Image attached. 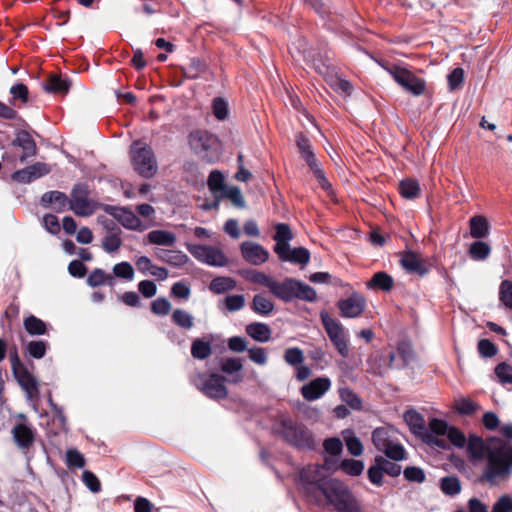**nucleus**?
<instances>
[{
	"label": "nucleus",
	"mask_w": 512,
	"mask_h": 512,
	"mask_svg": "<svg viewBox=\"0 0 512 512\" xmlns=\"http://www.w3.org/2000/svg\"><path fill=\"white\" fill-rule=\"evenodd\" d=\"M170 294L175 298L187 300L190 297L191 289L185 282L178 281L172 285Z\"/></svg>",
	"instance_id": "69168bd1"
},
{
	"label": "nucleus",
	"mask_w": 512,
	"mask_h": 512,
	"mask_svg": "<svg viewBox=\"0 0 512 512\" xmlns=\"http://www.w3.org/2000/svg\"><path fill=\"white\" fill-rule=\"evenodd\" d=\"M340 468L348 475L359 476L364 470V463L361 460L345 459L341 462Z\"/></svg>",
	"instance_id": "8fccbe9b"
},
{
	"label": "nucleus",
	"mask_w": 512,
	"mask_h": 512,
	"mask_svg": "<svg viewBox=\"0 0 512 512\" xmlns=\"http://www.w3.org/2000/svg\"><path fill=\"white\" fill-rule=\"evenodd\" d=\"M278 257L281 261L284 262L306 265L310 260V253L304 247L291 249L289 246L284 252L278 254Z\"/></svg>",
	"instance_id": "a878e982"
},
{
	"label": "nucleus",
	"mask_w": 512,
	"mask_h": 512,
	"mask_svg": "<svg viewBox=\"0 0 512 512\" xmlns=\"http://www.w3.org/2000/svg\"><path fill=\"white\" fill-rule=\"evenodd\" d=\"M13 374L21 388L25 391L29 400L38 396L39 389L37 380L26 367L13 371Z\"/></svg>",
	"instance_id": "412c9836"
},
{
	"label": "nucleus",
	"mask_w": 512,
	"mask_h": 512,
	"mask_svg": "<svg viewBox=\"0 0 512 512\" xmlns=\"http://www.w3.org/2000/svg\"><path fill=\"white\" fill-rule=\"evenodd\" d=\"M48 349V342L44 340L29 341L25 346V352L32 358L41 359Z\"/></svg>",
	"instance_id": "a18cd8bd"
},
{
	"label": "nucleus",
	"mask_w": 512,
	"mask_h": 512,
	"mask_svg": "<svg viewBox=\"0 0 512 512\" xmlns=\"http://www.w3.org/2000/svg\"><path fill=\"white\" fill-rule=\"evenodd\" d=\"M393 285V278L383 271L375 273L367 283L368 288L379 289L385 292L390 291L393 288Z\"/></svg>",
	"instance_id": "2f4dec72"
},
{
	"label": "nucleus",
	"mask_w": 512,
	"mask_h": 512,
	"mask_svg": "<svg viewBox=\"0 0 512 512\" xmlns=\"http://www.w3.org/2000/svg\"><path fill=\"white\" fill-rule=\"evenodd\" d=\"M246 333L255 341L265 343L271 338V329L265 323L254 322L246 326Z\"/></svg>",
	"instance_id": "c756f323"
},
{
	"label": "nucleus",
	"mask_w": 512,
	"mask_h": 512,
	"mask_svg": "<svg viewBox=\"0 0 512 512\" xmlns=\"http://www.w3.org/2000/svg\"><path fill=\"white\" fill-rule=\"evenodd\" d=\"M171 320L176 326L185 330H190L194 326V317L183 309H175Z\"/></svg>",
	"instance_id": "37998d69"
},
{
	"label": "nucleus",
	"mask_w": 512,
	"mask_h": 512,
	"mask_svg": "<svg viewBox=\"0 0 512 512\" xmlns=\"http://www.w3.org/2000/svg\"><path fill=\"white\" fill-rule=\"evenodd\" d=\"M113 274L117 278L132 281L135 272L133 266L129 262L123 261L114 265Z\"/></svg>",
	"instance_id": "09e8293b"
},
{
	"label": "nucleus",
	"mask_w": 512,
	"mask_h": 512,
	"mask_svg": "<svg viewBox=\"0 0 512 512\" xmlns=\"http://www.w3.org/2000/svg\"><path fill=\"white\" fill-rule=\"evenodd\" d=\"M66 461L69 467L83 468L85 466L83 455L76 449H69L66 452Z\"/></svg>",
	"instance_id": "338daca9"
},
{
	"label": "nucleus",
	"mask_w": 512,
	"mask_h": 512,
	"mask_svg": "<svg viewBox=\"0 0 512 512\" xmlns=\"http://www.w3.org/2000/svg\"><path fill=\"white\" fill-rule=\"evenodd\" d=\"M499 300L507 308L512 310V281L503 280L499 287Z\"/></svg>",
	"instance_id": "603ef678"
},
{
	"label": "nucleus",
	"mask_w": 512,
	"mask_h": 512,
	"mask_svg": "<svg viewBox=\"0 0 512 512\" xmlns=\"http://www.w3.org/2000/svg\"><path fill=\"white\" fill-rule=\"evenodd\" d=\"M156 257L174 267H182L189 261V257L182 251L159 249L155 252Z\"/></svg>",
	"instance_id": "bb28decb"
},
{
	"label": "nucleus",
	"mask_w": 512,
	"mask_h": 512,
	"mask_svg": "<svg viewBox=\"0 0 512 512\" xmlns=\"http://www.w3.org/2000/svg\"><path fill=\"white\" fill-rule=\"evenodd\" d=\"M284 360L287 364L298 366L304 361V354L300 348H288L284 353Z\"/></svg>",
	"instance_id": "bf43d9fd"
},
{
	"label": "nucleus",
	"mask_w": 512,
	"mask_h": 512,
	"mask_svg": "<svg viewBox=\"0 0 512 512\" xmlns=\"http://www.w3.org/2000/svg\"><path fill=\"white\" fill-rule=\"evenodd\" d=\"M400 262L405 270L411 273H416L419 276H424L429 271L425 262L413 252H407L403 255Z\"/></svg>",
	"instance_id": "393cba45"
},
{
	"label": "nucleus",
	"mask_w": 512,
	"mask_h": 512,
	"mask_svg": "<svg viewBox=\"0 0 512 512\" xmlns=\"http://www.w3.org/2000/svg\"><path fill=\"white\" fill-rule=\"evenodd\" d=\"M225 307L230 312L241 310L245 305V297L241 294L228 295L224 299Z\"/></svg>",
	"instance_id": "13d9d810"
},
{
	"label": "nucleus",
	"mask_w": 512,
	"mask_h": 512,
	"mask_svg": "<svg viewBox=\"0 0 512 512\" xmlns=\"http://www.w3.org/2000/svg\"><path fill=\"white\" fill-rule=\"evenodd\" d=\"M50 171L51 169L48 164L43 162H36L33 165L15 171L11 175V178L18 183L28 184L49 174Z\"/></svg>",
	"instance_id": "dca6fc26"
},
{
	"label": "nucleus",
	"mask_w": 512,
	"mask_h": 512,
	"mask_svg": "<svg viewBox=\"0 0 512 512\" xmlns=\"http://www.w3.org/2000/svg\"><path fill=\"white\" fill-rule=\"evenodd\" d=\"M191 149L206 162H214L219 156V142L215 135L208 131L196 130L190 133Z\"/></svg>",
	"instance_id": "6e6552de"
},
{
	"label": "nucleus",
	"mask_w": 512,
	"mask_h": 512,
	"mask_svg": "<svg viewBox=\"0 0 512 512\" xmlns=\"http://www.w3.org/2000/svg\"><path fill=\"white\" fill-rule=\"evenodd\" d=\"M297 146L302 157L305 159L308 166L315 165L317 159L311 149L310 141L305 136L301 135L297 139Z\"/></svg>",
	"instance_id": "de8ad7c7"
},
{
	"label": "nucleus",
	"mask_w": 512,
	"mask_h": 512,
	"mask_svg": "<svg viewBox=\"0 0 512 512\" xmlns=\"http://www.w3.org/2000/svg\"><path fill=\"white\" fill-rule=\"evenodd\" d=\"M375 463L381 465L383 472L391 477H397L401 473L400 465L387 460L383 456H376Z\"/></svg>",
	"instance_id": "6e6d98bb"
},
{
	"label": "nucleus",
	"mask_w": 512,
	"mask_h": 512,
	"mask_svg": "<svg viewBox=\"0 0 512 512\" xmlns=\"http://www.w3.org/2000/svg\"><path fill=\"white\" fill-rule=\"evenodd\" d=\"M312 503L320 507L331 505L337 512H360L359 503L347 485L333 478L323 483Z\"/></svg>",
	"instance_id": "f03ea898"
},
{
	"label": "nucleus",
	"mask_w": 512,
	"mask_h": 512,
	"mask_svg": "<svg viewBox=\"0 0 512 512\" xmlns=\"http://www.w3.org/2000/svg\"><path fill=\"white\" fill-rule=\"evenodd\" d=\"M320 319L334 348L343 358H347L350 352L348 330L339 320L331 317L325 310L320 312Z\"/></svg>",
	"instance_id": "423d86ee"
},
{
	"label": "nucleus",
	"mask_w": 512,
	"mask_h": 512,
	"mask_svg": "<svg viewBox=\"0 0 512 512\" xmlns=\"http://www.w3.org/2000/svg\"><path fill=\"white\" fill-rule=\"evenodd\" d=\"M399 192L403 198L413 200L419 197L421 189L418 181L404 179L399 183Z\"/></svg>",
	"instance_id": "c9c22d12"
},
{
	"label": "nucleus",
	"mask_w": 512,
	"mask_h": 512,
	"mask_svg": "<svg viewBox=\"0 0 512 512\" xmlns=\"http://www.w3.org/2000/svg\"><path fill=\"white\" fill-rule=\"evenodd\" d=\"M121 230L119 228H111L102 240V248L107 253L117 252L122 246V239L120 237Z\"/></svg>",
	"instance_id": "473e14b6"
},
{
	"label": "nucleus",
	"mask_w": 512,
	"mask_h": 512,
	"mask_svg": "<svg viewBox=\"0 0 512 512\" xmlns=\"http://www.w3.org/2000/svg\"><path fill=\"white\" fill-rule=\"evenodd\" d=\"M449 429L450 426H448L446 421L434 418L429 422V427L425 429L423 440L428 444L445 449L447 448V443L439 437L446 435Z\"/></svg>",
	"instance_id": "2eb2a0df"
},
{
	"label": "nucleus",
	"mask_w": 512,
	"mask_h": 512,
	"mask_svg": "<svg viewBox=\"0 0 512 512\" xmlns=\"http://www.w3.org/2000/svg\"><path fill=\"white\" fill-rule=\"evenodd\" d=\"M372 442L377 450L394 461L405 459L406 451L398 441V432L392 427H378L372 433Z\"/></svg>",
	"instance_id": "20e7f679"
},
{
	"label": "nucleus",
	"mask_w": 512,
	"mask_h": 512,
	"mask_svg": "<svg viewBox=\"0 0 512 512\" xmlns=\"http://www.w3.org/2000/svg\"><path fill=\"white\" fill-rule=\"evenodd\" d=\"M206 69V65L198 58L190 59L189 63L182 66V72L188 79L198 78Z\"/></svg>",
	"instance_id": "c03bdc74"
},
{
	"label": "nucleus",
	"mask_w": 512,
	"mask_h": 512,
	"mask_svg": "<svg viewBox=\"0 0 512 512\" xmlns=\"http://www.w3.org/2000/svg\"><path fill=\"white\" fill-rule=\"evenodd\" d=\"M149 244L158 246H173L176 243V235L167 230H152L147 234Z\"/></svg>",
	"instance_id": "c85d7f7f"
},
{
	"label": "nucleus",
	"mask_w": 512,
	"mask_h": 512,
	"mask_svg": "<svg viewBox=\"0 0 512 512\" xmlns=\"http://www.w3.org/2000/svg\"><path fill=\"white\" fill-rule=\"evenodd\" d=\"M208 186L212 192L224 191V175L218 170L212 171L208 177Z\"/></svg>",
	"instance_id": "e2e57ef3"
},
{
	"label": "nucleus",
	"mask_w": 512,
	"mask_h": 512,
	"mask_svg": "<svg viewBox=\"0 0 512 512\" xmlns=\"http://www.w3.org/2000/svg\"><path fill=\"white\" fill-rule=\"evenodd\" d=\"M269 292L285 303L292 302L294 299L314 302L317 298L314 288L291 277L283 281L273 279Z\"/></svg>",
	"instance_id": "7ed1b4c3"
},
{
	"label": "nucleus",
	"mask_w": 512,
	"mask_h": 512,
	"mask_svg": "<svg viewBox=\"0 0 512 512\" xmlns=\"http://www.w3.org/2000/svg\"><path fill=\"white\" fill-rule=\"evenodd\" d=\"M337 307L342 317L357 318L366 308V299L362 294L354 292L349 297L339 300Z\"/></svg>",
	"instance_id": "4468645a"
},
{
	"label": "nucleus",
	"mask_w": 512,
	"mask_h": 512,
	"mask_svg": "<svg viewBox=\"0 0 512 512\" xmlns=\"http://www.w3.org/2000/svg\"><path fill=\"white\" fill-rule=\"evenodd\" d=\"M109 213L126 229L142 231L144 226L137 215L124 207H112Z\"/></svg>",
	"instance_id": "aec40b11"
},
{
	"label": "nucleus",
	"mask_w": 512,
	"mask_h": 512,
	"mask_svg": "<svg viewBox=\"0 0 512 512\" xmlns=\"http://www.w3.org/2000/svg\"><path fill=\"white\" fill-rule=\"evenodd\" d=\"M246 278L255 284L262 285L266 287L268 290H270V287L272 285L273 277L266 275L263 272H259L256 270L249 271L246 275Z\"/></svg>",
	"instance_id": "4d7b16f0"
},
{
	"label": "nucleus",
	"mask_w": 512,
	"mask_h": 512,
	"mask_svg": "<svg viewBox=\"0 0 512 512\" xmlns=\"http://www.w3.org/2000/svg\"><path fill=\"white\" fill-rule=\"evenodd\" d=\"M441 490L444 494L449 496H455L461 491V484L456 477H444L441 479Z\"/></svg>",
	"instance_id": "3c124183"
},
{
	"label": "nucleus",
	"mask_w": 512,
	"mask_h": 512,
	"mask_svg": "<svg viewBox=\"0 0 512 512\" xmlns=\"http://www.w3.org/2000/svg\"><path fill=\"white\" fill-rule=\"evenodd\" d=\"M489 233V224L485 217L474 216L470 219V234L473 238H484Z\"/></svg>",
	"instance_id": "72a5a7b5"
},
{
	"label": "nucleus",
	"mask_w": 512,
	"mask_h": 512,
	"mask_svg": "<svg viewBox=\"0 0 512 512\" xmlns=\"http://www.w3.org/2000/svg\"><path fill=\"white\" fill-rule=\"evenodd\" d=\"M89 191L86 185L77 184L71 192L69 208L78 216H90L94 213L95 203L88 197Z\"/></svg>",
	"instance_id": "ddd939ff"
},
{
	"label": "nucleus",
	"mask_w": 512,
	"mask_h": 512,
	"mask_svg": "<svg viewBox=\"0 0 512 512\" xmlns=\"http://www.w3.org/2000/svg\"><path fill=\"white\" fill-rule=\"evenodd\" d=\"M131 159L135 171L144 178H151L157 172V162L150 146L139 141L131 145Z\"/></svg>",
	"instance_id": "1a4fd4ad"
},
{
	"label": "nucleus",
	"mask_w": 512,
	"mask_h": 512,
	"mask_svg": "<svg viewBox=\"0 0 512 512\" xmlns=\"http://www.w3.org/2000/svg\"><path fill=\"white\" fill-rule=\"evenodd\" d=\"M324 466L320 464H309L299 473V482L303 493L309 502H313L321 492L323 483L328 481L323 474Z\"/></svg>",
	"instance_id": "0eeeda50"
},
{
	"label": "nucleus",
	"mask_w": 512,
	"mask_h": 512,
	"mask_svg": "<svg viewBox=\"0 0 512 512\" xmlns=\"http://www.w3.org/2000/svg\"><path fill=\"white\" fill-rule=\"evenodd\" d=\"M278 433L292 446L300 449H312L314 438L312 432L303 424L294 422L291 418L281 419Z\"/></svg>",
	"instance_id": "39448f33"
},
{
	"label": "nucleus",
	"mask_w": 512,
	"mask_h": 512,
	"mask_svg": "<svg viewBox=\"0 0 512 512\" xmlns=\"http://www.w3.org/2000/svg\"><path fill=\"white\" fill-rule=\"evenodd\" d=\"M23 325L28 334L32 336L44 335L47 331L46 323L34 315L26 317L23 321Z\"/></svg>",
	"instance_id": "79ce46f5"
},
{
	"label": "nucleus",
	"mask_w": 512,
	"mask_h": 512,
	"mask_svg": "<svg viewBox=\"0 0 512 512\" xmlns=\"http://www.w3.org/2000/svg\"><path fill=\"white\" fill-rule=\"evenodd\" d=\"M471 458L480 460L486 457L487 463L482 478L490 485L507 481L512 474V445L501 438L490 437L486 442L482 437L471 434L466 442Z\"/></svg>",
	"instance_id": "f257e3e1"
},
{
	"label": "nucleus",
	"mask_w": 512,
	"mask_h": 512,
	"mask_svg": "<svg viewBox=\"0 0 512 512\" xmlns=\"http://www.w3.org/2000/svg\"><path fill=\"white\" fill-rule=\"evenodd\" d=\"M151 311L158 316L168 315L171 311V304L166 298L159 297L151 302Z\"/></svg>",
	"instance_id": "052dcab7"
},
{
	"label": "nucleus",
	"mask_w": 512,
	"mask_h": 512,
	"mask_svg": "<svg viewBox=\"0 0 512 512\" xmlns=\"http://www.w3.org/2000/svg\"><path fill=\"white\" fill-rule=\"evenodd\" d=\"M339 395L343 402L349 405L353 409H360L362 405L361 399L350 389V388H340Z\"/></svg>",
	"instance_id": "5fc2aeb1"
},
{
	"label": "nucleus",
	"mask_w": 512,
	"mask_h": 512,
	"mask_svg": "<svg viewBox=\"0 0 512 512\" xmlns=\"http://www.w3.org/2000/svg\"><path fill=\"white\" fill-rule=\"evenodd\" d=\"M12 435L17 446L25 450L32 446L35 438V430L27 423L21 422L13 427Z\"/></svg>",
	"instance_id": "4be33fe9"
},
{
	"label": "nucleus",
	"mask_w": 512,
	"mask_h": 512,
	"mask_svg": "<svg viewBox=\"0 0 512 512\" xmlns=\"http://www.w3.org/2000/svg\"><path fill=\"white\" fill-rule=\"evenodd\" d=\"M212 354L211 341L197 338L192 342L191 355L198 360H204Z\"/></svg>",
	"instance_id": "f704fd0d"
},
{
	"label": "nucleus",
	"mask_w": 512,
	"mask_h": 512,
	"mask_svg": "<svg viewBox=\"0 0 512 512\" xmlns=\"http://www.w3.org/2000/svg\"><path fill=\"white\" fill-rule=\"evenodd\" d=\"M194 384L199 391L211 399H225L228 395L225 378L217 373L209 376L199 374L194 379Z\"/></svg>",
	"instance_id": "9b49d317"
},
{
	"label": "nucleus",
	"mask_w": 512,
	"mask_h": 512,
	"mask_svg": "<svg viewBox=\"0 0 512 512\" xmlns=\"http://www.w3.org/2000/svg\"><path fill=\"white\" fill-rule=\"evenodd\" d=\"M448 440L457 448H464L466 446L467 439L464 433L456 428L450 427L448 433L446 434Z\"/></svg>",
	"instance_id": "0e129e2a"
},
{
	"label": "nucleus",
	"mask_w": 512,
	"mask_h": 512,
	"mask_svg": "<svg viewBox=\"0 0 512 512\" xmlns=\"http://www.w3.org/2000/svg\"><path fill=\"white\" fill-rule=\"evenodd\" d=\"M404 419L411 427V430L423 438L426 429L423 417L416 411H407L404 414Z\"/></svg>",
	"instance_id": "a19ab883"
},
{
	"label": "nucleus",
	"mask_w": 512,
	"mask_h": 512,
	"mask_svg": "<svg viewBox=\"0 0 512 512\" xmlns=\"http://www.w3.org/2000/svg\"><path fill=\"white\" fill-rule=\"evenodd\" d=\"M70 88V83L59 75H51L48 80L43 83V89L46 92L54 94H66Z\"/></svg>",
	"instance_id": "7c9ffc66"
},
{
	"label": "nucleus",
	"mask_w": 512,
	"mask_h": 512,
	"mask_svg": "<svg viewBox=\"0 0 512 512\" xmlns=\"http://www.w3.org/2000/svg\"><path fill=\"white\" fill-rule=\"evenodd\" d=\"M41 205L45 208L53 206L56 212H63L69 205V199L60 191H48L41 196Z\"/></svg>",
	"instance_id": "5701e85b"
},
{
	"label": "nucleus",
	"mask_w": 512,
	"mask_h": 512,
	"mask_svg": "<svg viewBox=\"0 0 512 512\" xmlns=\"http://www.w3.org/2000/svg\"><path fill=\"white\" fill-rule=\"evenodd\" d=\"M310 169L313 171L319 186L326 191L328 194L332 192V186L325 176L323 169L316 162L315 165H310Z\"/></svg>",
	"instance_id": "680f3d73"
},
{
	"label": "nucleus",
	"mask_w": 512,
	"mask_h": 512,
	"mask_svg": "<svg viewBox=\"0 0 512 512\" xmlns=\"http://www.w3.org/2000/svg\"><path fill=\"white\" fill-rule=\"evenodd\" d=\"M490 246L483 241H475L470 245L469 255L475 261H483L490 255Z\"/></svg>",
	"instance_id": "49530a36"
},
{
	"label": "nucleus",
	"mask_w": 512,
	"mask_h": 512,
	"mask_svg": "<svg viewBox=\"0 0 512 512\" xmlns=\"http://www.w3.org/2000/svg\"><path fill=\"white\" fill-rule=\"evenodd\" d=\"M331 388V380L328 377H317L300 389L301 395L307 401L320 399Z\"/></svg>",
	"instance_id": "a211bd4d"
},
{
	"label": "nucleus",
	"mask_w": 512,
	"mask_h": 512,
	"mask_svg": "<svg viewBox=\"0 0 512 512\" xmlns=\"http://www.w3.org/2000/svg\"><path fill=\"white\" fill-rule=\"evenodd\" d=\"M495 374L502 385H512V366L506 362L495 367Z\"/></svg>",
	"instance_id": "864d4df0"
},
{
	"label": "nucleus",
	"mask_w": 512,
	"mask_h": 512,
	"mask_svg": "<svg viewBox=\"0 0 512 512\" xmlns=\"http://www.w3.org/2000/svg\"><path fill=\"white\" fill-rule=\"evenodd\" d=\"M241 254L244 260L252 265H261L269 258V252L260 244L255 242H243Z\"/></svg>",
	"instance_id": "6ab92c4d"
},
{
	"label": "nucleus",
	"mask_w": 512,
	"mask_h": 512,
	"mask_svg": "<svg viewBox=\"0 0 512 512\" xmlns=\"http://www.w3.org/2000/svg\"><path fill=\"white\" fill-rule=\"evenodd\" d=\"M11 145L22 149V154L19 156V161L21 163L27 162L28 159L36 156L37 154L36 142L32 135L25 130H19L16 132Z\"/></svg>",
	"instance_id": "f3484780"
},
{
	"label": "nucleus",
	"mask_w": 512,
	"mask_h": 512,
	"mask_svg": "<svg viewBox=\"0 0 512 512\" xmlns=\"http://www.w3.org/2000/svg\"><path fill=\"white\" fill-rule=\"evenodd\" d=\"M87 284L91 287H97L103 284L113 286L114 278L112 275L107 274L103 269L96 268L88 275Z\"/></svg>",
	"instance_id": "ea45409f"
},
{
	"label": "nucleus",
	"mask_w": 512,
	"mask_h": 512,
	"mask_svg": "<svg viewBox=\"0 0 512 512\" xmlns=\"http://www.w3.org/2000/svg\"><path fill=\"white\" fill-rule=\"evenodd\" d=\"M454 407L457 413L462 416H471L481 409L478 403L467 397L457 398Z\"/></svg>",
	"instance_id": "4c0bfd02"
},
{
	"label": "nucleus",
	"mask_w": 512,
	"mask_h": 512,
	"mask_svg": "<svg viewBox=\"0 0 512 512\" xmlns=\"http://www.w3.org/2000/svg\"><path fill=\"white\" fill-rule=\"evenodd\" d=\"M187 250L198 261L213 267H224L228 264V258L223 251L214 246L187 244Z\"/></svg>",
	"instance_id": "f8f14e48"
},
{
	"label": "nucleus",
	"mask_w": 512,
	"mask_h": 512,
	"mask_svg": "<svg viewBox=\"0 0 512 512\" xmlns=\"http://www.w3.org/2000/svg\"><path fill=\"white\" fill-rule=\"evenodd\" d=\"M492 512H512V497L503 495L494 504Z\"/></svg>",
	"instance_id": "774afa93"
},
{
	"label": "nucleus",
	"mask_w": 512,
	"mask_h": 512,
	"mask_svg": "<svg viewBox=\"0 0 512 512\" xmlns=\"http://www.w3.org/2000/svg\"><path fill=\"white\" fill-rule=\"evenodd\" d=\"M394 81L399 84L407 92L414 96H421L426 90V82L424 79L416 76L410 70L398 66H383Z\"/></svg>",
	"instance_id": "9d476101"
},
{
	"label": "nucleus",
	"mask_w": 512,
	"mask_h": 512,
	"mask_svg": "<svg viewBox=\"0 0 512 512\" xmlns=\"http://www.w3.org/2000/svg\"><path fill=\"white\" fill-rule=\"evenodd\" d=\"M275 230L276 231L273 236V239L276 242L274 252L278 255L289 247V241L293 239V234L289 225L285 223H278L275 226Z\"/></svg>",
	"instance_id": "b1692460"
},
{
	"label": "nucleus",
	"mask_w": 512,
	"mask_h": 512,
	"mask_svg": "<svg viewBox=\"0 0 512 512\" xmlns=\"http://www.w3.org/2000/svg\"><path fill=\"white\" fill-rule=\"evenodd\" d=\"M251 308L255 313L267 316L274 310V303L268 297L257 294L253 297Z\"/></svg>",
	"instance_id": "e433bc0d"
},
{
	"label": "nucleus",
	"mask_w": 512,
	"mask_h": 512,
	"mask_svg": "<svg viewBox=\"0 0 512 512\" xmlns=\"http://www.w3.org/2000/svg\"><path fill=\"white\" fill-rule=\"evenodd\" d=\"M236 288V281L230 277H216L210 284L209 289L215 294H223Z\"/></svg>",
	"instance_id": "58836bf2"
},
{
	"label": "nucleus",
	"mask_w": 512,
	"mask_h": 512,
	"mask_svg": "<svg viewBox=\"0 0 512 512\" xmlns=\"http://www.w3.org/2000/svg\"><path fill=\"white\" fill-rule=\"evenodd\" d=\"M243 364L239 358H225L220 363V369L227 375H232L233 378L230 380L232 383H239L243 377L240 374Z\"/></svg>",
	"instance_id": "cd10ccee"
}]
</instances>
